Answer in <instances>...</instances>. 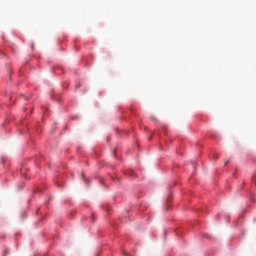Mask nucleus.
<instances>
[{
	"instance_id": "nucleus-1",
	"label": "nucleus",
	"mask_w": 256,
	"mask_h": 256,
	"mask_svg": "<svg viewBox=\"0 0 256 256\" xmlns=\"http://www.w3.org/2000/svg\"><path fill=\"white\" fill-rule=\"evenodd\" d=\"M126 175H128L129 177H135V173H133V170H128L126 172Z\"/></svg>"
}]
</instances>
